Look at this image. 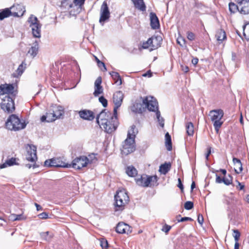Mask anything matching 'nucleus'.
<instances>
[{"instance_id": "1", "label": "nucleus", "mask_w": 249, "mask_h": 249, "mask_svg": "<svg viewBox=\"0 0 249 249\" xmlns=\"http://www.w3.org/2000/svg\"><path fill=\"white\" fill-rule=\"evenodd\" d=\"M25 12V8L21 5H13L10 8H5L0 12V20L13 16L15 17H20L23 15Z\"/></svg>"}, {"instance_id": "2", "label": "nucleus", "mask_w": 249, "mask_h": 249, "mask_svg": "<svg viewBox=\"0 0 249 249\" xmlns=\"http://www.w3.org/2000/svg\"><path fill=\"white\" fill-rule=\"evenodd\" d=\"M5 125L10 130L18 131L24 128L26 124L24 122H22L16 115L12 114L8 118Z\"/></svg>"}, {"instance_id": "3", "label": "nucleus", "mask_w": 249, "mask_h": 249, "mask_svg": "<svg viewBox=\"0 0 249 249\" xmlns=\"http://www.w3.org/2000/svg\"><path fill=\"white\" fill-rule=\"evenodd\" d=\"M114 199L116 211L123 210L129 201V196L124 190L118 191L114 196Z\"/></svg>"}, {"instance_id": "4", "label": "nucleus", "mask_w": 249, "mask_h": 249, "mask_svg": "<svg viewBox=\"0 0 249 249\" xmlns=\"http://www.w3.org/2000/svg\"><path fill=\"white\" fill-rule=\"evenodd\" d=\"M27 155L26 158L27 160L32 162L33 163L26 164L25 166L30 169L33 167L36 168L38 167L36 164V161L37 160L36 147L31 144H27L26 146Z\"/></svg>"}, {"instance_id": "5", "label": "nucleus", "mask_w": 249, "mask_h": 249, "mask_svg": "<svg viewBox=\"0 0 249 249\" xmlns=\"http://www.w3.org/2000/svg\"><path fill=\"white\" fill-rule=\"evenodd\" d=\"M136 183L143 187H151L154 186L158 180L157 176H149L146 175H141L140 177H138L135 178Z\"/></svg>"}, {"instance_id": "6", "label": "nucleus", "mask_w": 249, "mask_h": 249, "mask_svg": "<svg viewBox=\"0 0 249 249\" xmlns=\"http://www.w3.org/2000/svg\"><path fill=\"white\" fill-rule=\"evenodd\" d=\"M130 133L127 134V138L122 143V148L121 153L124 155H127L133 152L136 149L135 140L134 138L131 136Z\"/></svg>"}, {"instance_id": "7", "label": "nucleus", "mask_w": 249, "mask_h": 249, "mask_svg": "<svg viewBox=\"0 0 249 249\" xmlns=\"http://www.w3.org/2000/svg\"><path fill=\"white\" fill-rule=\"evenodd\" d=\"M119 123L117 118L111 117V119L107 120V122L101 123L99 125L101 128H103L105 132L107 133H111L114 132L117 128Z\"/></svg>"}, {"instance_id": "8", "label": "nucleus", "mask_w": 249, "mask_h": 249, "mask_svg": "<svg viewBox=\"0 0 249 249\" xmlns=\"http://www.w3.org/2000/svg\"><path fill=\"white\" fill-rule=\"evenodd\" d=\"M30 26L32 28V34L34 37L40 38L41 25L40 24L37 18L34 15H31L28 19Z\"/></svg>"}, {"instance_id": "9", "label": "nucleus", "mask_w": 249, "mask_h": 249, "mask_svg": "<svg viewBox=\"0 0 249 249\" xmlns=\"http://www.w3.org/2000/svg\"><path fill=\"white\" fill-rule=\"evenodd\" d=\"M1 108L8 113H12L15 109L14 99L10 95H5L0 103Z\"/></svg>"}, {"instance_id": "10", "label": "nucleus", "mask_w": 249, "mask_h": 249, "mask_svg": "<svg viewBox=\"0 0 249 249\" xmlns=\"http://www.w3.org/2000/svg\"><path fill=\"white\" fill-rule=\"evenodd\" d=\"M85 1V0H73L72 2L67 3V8L70 14L72 16L78 14L82 10V6Z\"/></svg>"}, {"instance_id": "11", "label": "nucleus", "mask_w": 249, "mask_h": 249, "mask_svg": "<svg viewBox=\"0 0 249 249\" xmlns=\"http://www.w3.org/2000/svg\"><path fill=\"white\" fill-rule=\"evenodd\" d=\"M162 39L160 36H152L146 41L142 43V47L143 49H147L150 47V50H154L160 46V42Z\"/></svg>"}, {"instance_id": "12", "label": "nucleus", "mask_w": 249, "mask_h": 249, "mask_svg": "<svg viewBox=\"0 0 249 249\" xmlns=\"http://www.w3.org/2000/svg\"><path fill=\"white\" fill-rule=\"evenodd\" d=\"M142 103L145 108L150 111L157 112L158 110V103L157 100L152 96H147L143 99Z\"/></svg>"}, {"instance_id": "13", "label": "nucleus", "mask_w": 249, "mask_h": 249, "mask_svg": "<svg viewBox=\"0 0 249 249\" xmlns=\"http://www.w3.org/2000/svg\"><path fill=\"white\" fill-rule=\"evenodd\" d=\"M44 165L48 167L69 168L71 164L66 163L60 158H55L47 160L44 162Z\"/></svg>"}, {"instance_id": "14", "label": "nucleus", "mask_w": 249, "mask_h": 249, "mask_svg": "<svg viewBox=\"0 0 249 249\" xmlns=\"http://www.w3.org/2000/svg\"><path fill=\"white\" fill-rule=\"evenodd\" d=\"M89 160L88 157L83 156L75 159L72 162L71 167L76 169H80L86 167L89 163Z\"/></svg>"}, {"instance_id": "15", "label": "nucleus", "mask_w": 249, "mask_h": 249, "mask_svg": "<svg viewBox=\"0 0 249 249\" xmlns=\"http://www.w3.org/2000/svg\"><path fill=\"white\" fill-rule=\"evenodd\" d=\"M224 115V112L222 109H215L212 110L210 111L209 116L211 118V120L213 122V123H223V121L221 120L223 118Z\"/></svg>"}, {"instance_id": "16", "label": "nucleus", "mask_w": 249, "mask_h": 249, "mask_svg": "<svg viewBox=\"0 0 249 249\" xmlns=\"http://www.w3.org/2000/svg\"><path fill=\"white\" fill-rule=\"evenodd\" d=\"M110 17V12L108 9L107 4L106 2L104 1L101 7V16L99 22L102 25L104 22L107 20Z\"/></svg>"}, {"instance_id": "17", "label": "nucleus", "mask_w": 249, "mask_h": 249, "mask_svg": "<svg viewBox=\"0 0 249 249\" xmlns=\"http://www.w3.org/2000/svg\"><path fill=\"white\" fill-rule=\"evenodd\" d=\"M4 94L15 95L13 85L5 84L0 85V95Z\"/></svg>"}, {"instance_id": "18", "label": "nucleus", "mask_w": 249, "mask_h": 249, "mask_svg": "<svg viewBox=\"0 0 249 249\" xmlns=\"http://www.w3.org/2000/svg\"><path fill=\"white\" fill-rule=\"evenodd\" d=\"M116 231L119 233L128 234L132 232V228L124 222H119L116 227Z\"/></svg>"}, {"instance_id": "19", "label": "nucleus", "mask_w": 249, "mask_h": 249, "mask_svg": "<svg viewBox=\"0 0 249 249\" xmlns=\"http://www.w3.org/2000/svg\"><path fill=\"white\" fill-rule=\"evenodd\" d=\"M111 113L104 109L97 116L96 122L99 125L101 123H106L107 120L111 119Z\"/></svg>"}, {"instance_id": "20", "label": "nucleus", "mask_w": 249, "mask_h": 249, "mask_svg": "<svg viewBox=\"0 0 249 249\" xmlns=\"http://www.w3.org/2000/svg\"><path fill=\"white\" fill-rule=\"evenodd\" d=\"M237 2L241 14L246 15L249 13V0H237Z\"/></svg>"}, {"instance_id": "21", "label": "nucleus", "mask_w": 249, "mask_h": 249, "mask_svg": "<svg viewBox=\"0 0 249 249\" xmlns=\"http://www.w3.org/2000/svg\"><path fill=\"white\" fill-rule=\"evenodd\" d=\"M124 99V94L121 91H118L114 93L113 96V101L114 105H117V107H120Z\"/></svg>"}, {"instance_id": "22", "label": "nucleus", "mask_w": 249, "mask_h": 249, "mask_svg": "<svg viewBox=\"0 0 249 249\" xmlns=\"http://www.w3.org/2000/svg\"><path fill=\"white\" fill-rule=\"evenodd\" d=\"M79 114L82 119L89 121L92 120L95 117L93 112L89 110L80 111Z\"/></svg>"}, {"instance_id": "23", "label": "nucleus", "mask_w": 249, "mask_h": 249, "mask_svg": "<svg viewBox=\"0 0 249 249\" xmlns=\"http://www.w3.org/2000/svg\"><path fill=\"white\" fill-rule=\"evenodd\" d=\"M150 26L153 29H157L160 27V23L159 19L154 13H150Z\"/></svg>"}, {"instance_id": "24", "label": "nucleus", "mask_w": 249, "mask_h": 249, "mask_svg": "<svg viewBox=\"0 0 249 249\" xmlns=\"http://www.w3.org/2000/svg\"><path fill=\"white\" fill-rule=\"evenodd\" d=\"M52 110L56 119L60 118L64 113V108L60 106L53 107Z\"/></svg>"}, {"instance_id": "25", "label": "nucleus", "mask_w": 249, "mask_h": 249, "mask_svg": "<svg viewBox=\"0 0 249 249\" xmlns=\"http://www.w3.org/2000/svg\"><path fill=\"white\" fill-rule=\"evenodd\" d=\"M232 160L234 165L235 172L237 174L240 173L243 170L242 164L240 160L236 158H233Z\"/></svg>"}, {"instance_id": "26", "label": "nucleus", "mask_w": 249, "mask_h": 249, "mask_svg": "<svg viewBox=\"0 0 249 249\" xmlns=\"http://www.w3.org/2000/svg\"><path fill=\"white\" fill-rule=\"evenodd\" d=\"M143 106V104L135 103L132 107V111L135 113H142L145 109V106Z\"/></svg>"}, {"instance_id": "27", "label": "nucleus", "mask_w": 249, "mask_h": 249, "mask_svg": "<svg viewBox=\"0 0 249 249\" xmlns=\"http://www.w3.org/2000/svg\"><path fill=\"white\" fill-rule=\"evenodd\" d=\"M38 51V42L37 41H35V42L33 43V46L31 47V48L29 49L28 52V53L30 54V55L32 57H35Z\"/></svg>"}, {"instance_id": "28", "label": "nucleus", "mask_w": 249, "mask_h": 249, "mask_svg": "<svg viewBox=\"0 0 249 249\" xmlns=\"http://www.w3.org/2000/svg\"><path fill=\"white\" fill-rule=\"evenodd\" d=\"M135 7L142 11L146 10V6L143 0H131Z\"/></svg>"}, {"instance_id": "29", "label": "nucleus", "mask_w": 249, "mask_h": 249, "mask_svg": "<svg viewBox=\"0 0 249 249\" xmlns=\"http://www.w3.org/2000/svg\"><path fill=\"white\" fill-rule=\"evenodd\" d=\"M109 74L114 80L115 84H117L118 85H121L122 84V80L119 73L115 71H112L109 72Z\"/></svg>"}, {"instance_id": "30", "label": "nucleus", "mask_w": 249, "mask_h": 249, "mask_svg": "<svg viewBox=\"0 0 249 249\" xmlns=\"http://www.w3.org/2000/svg\"><path fill=\"white\" fill-rule=\"evenodd\" d=\"M170 163H165L160 166L159 172L163 175H165L170 170Z\"/></svg>"}, {"instance_id": "31", "label": "nucleus", "mask_w": 249, "mask_h": 249, "mask_svg": "<svg viewBox=\"0 0 249 249\" xmlns=\"http://www.w3.org/2000/svg\"><path fill=\"white\" fill-rule=\"evenodd\" d=\"M215 37L218 41H222L226 38L225 32L222 29L218 30L215 35Z\"/></svg>"}, {"instance_id": "32", "label": "nucleus", "mask_w": 249, "mask_h": 249, "mask_svg": "<svg viewBox=\"0 0 249 249\" xmlns=\"http://www.w3.org/2000/svg\"><path fill=\"white\" fill-rule=\"evenodd\" d=\"M165 145L168 151H171L172 149L171 138L168 132H167L165 135Z\"/></svg>"}, {"instance_id": "33", "label": "nucleus", "mask_w": 249, "mask_h": 249, "mask_svg": "<svg viewBox=\"0 0 249 249\" xmlns=\"http://www.w3.org/2000/svg\"><path fill=\"white\" fill-rule=\"evenodd\" d=\"M126 173L130 177H135L137 175V170L134 167L129 166L127 167Z\"/></svg>"}, {"instance_id": "34", "label": "nucleus", "mask_w": 249, "mask_h": 249, "mask_svg": "<svg viewBox=\"0 0 249 249\" xmlns=\"http://www.w3.org/2000/svg\"><path fill=\"white\" fill-rule=\"evenodd\" d=\"M186 132L189 136H193L194 133V125L192 123L189 122L186 124Z\"/></svg>"}, {"instance_id": "35", "label": "nucleus", "mask_w": 249, "mask_h": 249, "mask_svg": "<svg viewBox=\"0 0 249 249\" xmlns=\"http://www.w3.org/2000/svg\"><path fill=\"white\" fill-rule=\"evenodd\" d=\"M40 236L44 240L49 242L53 237V234L49 231L43 232L40 233Z\"/></svg>"}, {"instance_id": "36", "label": "nucleus", "mask_w": 249, "mask_h": 249, "mask_svg": "<svg viewBox=\"0 0 249 249\" xmlns=\"http://www.w3.org/2000/svg\"><path fill=\"white\" fill-rule=\"evenodd\" d=\"M15 164H17L16 163V159L12 158L10 159L7 160L5 163L2 164L1 168H3L7 167V165L12 166Z\"/></svg>"}, {"instance_id": "37", "label": "nucleus", "mask_w": 249, "mask_h": 249, "mask_svg": "<svg viewBox=\"0 0 249 249\" xmlns=\"http://www.w3.org/2000/svg\"><path fill=\"white\" fill-rule=\"evenodd\" d=\"M229 10L231 13H234L237 11H240V7L239 4L237 5L232 2H230L229 4Z\"/></svg>"}, {"instance_id": "38", "label": "nucleus", "mask_w": 249, "mask_h": 249, "mask_svg": "<svg viewBox=\"0 0 249 249\" xmlns=\"http://www.w3.org/2000/svg\"><path fill=\"white\" fill-rule=\"evenodd\" d=\"M53 113H54L53 112L52 109L50 110L49 111V112L46 113V115L47 118L46 122H52L56 119V117L54 116Z\"/></svg>"}, {"instance_id": "39", "label": "nucleus", "mask_w": 249, "mask_h": 249, "mask_svg": "<svg viewBox=\"0 0 249 249\" xmlns=\"http://www.w3.org/2000/svg\"><path fill=\"white\" fill-rule=\"evenodd\" d=\"M232 177L231 175H228L227 177L223 178V183L226 185H229L232 183Z\"/></svg>"}, {"instance_id": "40", "label": "nucleus", "mask_w": 249, "mask_h": 249, "mask_svg": "<svg viewBox=\"0 0 249 249\" xmlns=\"http://www.w3.org/2000/svg\"><path fill=\"white\" fill-rule=\"evenodd\" d=\"M25 66L26 64H25L24 62H22V63L18 66L17 70L18 75H21L22 74L24 70L26 68Z\"/></svg>"}, {"instance_id": "41", "label": "nucleus", "mask_w": 249, "mask_h": 249, "mask_svg": "<svg viewBox=\"0 0 249 249\" xmlns=\"http://www.w3.org/2000/svg\"><path fill=\"white\" fill-rule=\"evenodd\" d=\"M232 231L233 232L232 235L234 238L235 242H238L241 235L240 232L236 229L232 230Z\"/></svg>"}, {"instance_id": "42", "label": "nucleus", "mask_w": 249, "mask_h": 249, "mask_svg": "<svg viewBox=\"0 0 249 249\" xmlns=\"http://www.w3.org/2000/svg\"><path fill=\"white\" fill-rule=\"evenodd\" d=\"M156 116L158 120V122L160 124V125L163 127L164 126V119L160 116V113L159 110H158L156 112Z\"/></svg>"}, {"instance_id": "43", "label": "nucleus", "mask_w": 249, "mask_h": 249, "mask_svg": "<svg viewBox=\"0 0 249 249\" xmlns=\"http://www.w3.org/2000/svg\"><path fill=\"white\" fill-rule=\"evenodd\" d=\"M138 132L137 130L136 129V126L135 125H132L131 127V129L128 131L127 134L130 133V138L133 137L134 138V140H135L136 134Z\"/></svg>"}, {"instance_id": "44", "label": "nucleus", "mask_w": 249, "mask_h": 249, "mask_svg": "<svg viewBox=\"0 0 249 249\" xmlns=\"http://www.w3.org/2000/svg\"><path fill=\"white\" fill-rule=\"evenodd\" d=\"M103 92V88L102 87H94V91L93 95L94 96L97 97L99 94H102Z\"/></svg>"}, {"instance_id": "45", "label": "nucleus", "mask_w": 249, "mask_h": 249, "mask_svg": "<svg viewBox=\"0 0 249 249\" xmlns=\"http://www.w3.org/2000/svg\"><path fill=\"white\" fill-rule=\"evenodd\" d=\"M95 59L96 60V62L97 63L98 66L99 68L101 69V70L103 71H107V68L105 66V64L104 62L101 61L100 60L98 59L97 57H95Z\"/></svg>"}, {"instance_id": "46", "label": "nucleus", "mask_w": 249, "mask_h": 249, "mask_svg": "<svg viewBox=\"0 0 249 249\" xmlns=\"http://www.w3.org/2000/svg\"><path fill=\"white\" fill-rule=\"evenodd\" d=\"M14 217V220H22L26 219V217L24 216L22 214H14L12 215Z\"/></svg>"}, {"instance_id": "47", "label": "nucleus", "mask_w": 249, "mask_h": 249, "mask_svg": "<svg viewBox=\"0 0 249 249\" xmlns=\"http://www.w3.org/2000/svg\"><path fill=\"white\" fill-rule=\"evenodd\" d=\"M243 34L245 36L249 37V23L243 26Z\"/></svg>"}, {"instance_id": "48", "label": "nucleus", "mask_w": 249, "mask_h": 249, "mask_svg": "<svg viewBox=\"0 0 249 249\" xmlns=\"http://www.w3.org/2000/svg\"><path fill=\"white\" fill-rule=\"evenodd\" d=\"M180 216H181V215L180 214L178 215L177 216V221L178 222H185L186 221H192L193 220V219L192 218H191V217H184L181 218L180 219H178V217H180Z\"/></svg>"}, {"instance_id": "49", "label": "nucleus", "mask_w": 249, "mask_h": 249, "mask_svg": "<svg viewBox=\"0 0 249 249\" xmlns=\"http://www.w3.org/2000/svg\"><path fill=\"white\" fill-rule=\"evenodd\" d=\"M100 244L103 249L107 248L108 247L107 241L104 238H101L100 240Z\"/></svg>"}, {"instance_id": "50", "label": "nucleus", "mask_w": 249, "mask_h": 249, "mask_svg": "<svg viewBox=\"0 0 249 249\" xmlns=\"http://www.w3.org/2000/svg\"><path fill=\"white\" fill-rule=\"evenodd\" d=\"M194 207V204L191 201H187L184 204V208L187 210L192 209Z\"/></svg>"}, {"instance_id": "51", "label": "nucleus", "mask_w": 249, "mask_h": 249, "mask_svg": "<svg viewBox=\"0 0 249 249\" xmlns=\"http://www.w3.org/2000/svg\"><path fill=\"white\" fill-rule=\"evenodd\" d=\"M99 101L104 107H106L107 106V101L104 96L100 97Z\"/></svg>"}, {"instance_id": "52", "label": "nucleus", "mask_w": 249, "mask_h": 249, "mask_svg": "<svg viewBox=\"0 0 249 249\" xmlns=\"http://www.w3.org/2000/svg\"><path fill=\"white\" fill-rule=\"evenodd\" d=\"M102 83V78L101 77H98L95 81L94 87H102L101 84Z\"/></svg>"}, {"instance_id": "53", "label": "nucleus", "mask_w": 249, "mask_h": 249, "mask_svg": "<svg viewBox=\"0 0 249 249\" xmlns=\"http://www.w3.org/2000/svg\"><path fill=\"white\" fill-rule=\"evenodd\" d=\"M187 38L190 40H194L195 38V35L193 33L188 32L187 33Z\"/></svg>"}, {"instance_id": "54", "label": "nucleus", "mask_w": 249, "mask_h": 249, "mask_svg": "<svg viewBox=\"0 0 249 249\" xmlns=\"http://www.w3.org/2000/svg\"><path fill=\"white\" fill-rule=\"evenodd\" d=\"M222 124H222V123H213V126H214V129L217 133H218L219 129L221 127Z\"/></svg>"}, {"instance_id": "55", "label": "nucleus", "mask_w": 249, "mask_h": 249, "mask_svg": "<svg viewBox=\"0 0 249 249\" xmlns=\"http://www.w3.org/2000/svg\"><path fill=\"white\" fill-rule=\"evenodd\" d=\"M171 227L168 226L167 225H165L162 229V231L165 232L166 233H168V231L170 230Z\"/></svg>"}, {"instance_id": "56", "label": "nucleus", "mask_w": 249, "mask_h": 249, "mask_svg": "<svg viewBox=\"0 0 249 249\" xmlns=\"http://www.w3.org/2000/svg\"><path fill=\"white\" fill-rule=\"evenodd\" d=\"M39 218L41 219H47L48 217V214L45 212L42 213L38 215Z\"/></svg>"}, {"instance_id": "57", "label": "nucleus", "mask_w": 249, "mask_h": 249, "mask_svg": "<svg viewBox=\"0 0 249 249\" xmlns=\"http://www.w3.org/2000/svg\"><path fill=\"white\" fill-rule=\"evenodd\" d=\"M177 41L178 43L181 46H183L185 44V40L181 37L178 38Z\"/></svg>"}, {"instance_id": "58", "label": "nucleus", "mask_w": 249, "mask_h": 249, "mask_svg": "<svg viewBox=\"0 0 249 249\" xmlns=\"http://www.w3.org/2000/svg\"><path fill=\"white\" fill-rule=\"evenodd\" d=\"M204 219L202 214H199L197 217V221L200 224L202 225L203 223Z\"/></svg>"}, {"instance_id": "59", "label": "nucleus", "mask_w": 249, "mask_h": 249, "mask_svg": "<svg viewBox=\"0 0 249 249\" xmlns=\"http://www.w3.org/2000/svg\"><path fill=\"white\" fill-rule=\"evenodd\" d=\"M237 182V183H238V185L236 186V188L240 190H242L243 189H244V185H242L240 182H239L238 180H236V181Z\"/></svg>"}, {"instance_id": "60", "label": "nucleus", "mask_w": 249, "mask_h": 249, "mask_svg": "<svg viewBox=\"0 0 249 249\" xmlns=\"http://www.w3.org/2000/svg\"><path fill=\"white\" fill-rule=\"evenodd\" d=\"M216 183H221L223 182V178H221L219 176L216 175Z\"/></svg>"}, {"instance_id": "61", "label": "nucleus", "mask_w": 249, "mask_h": 249, "mask_svg": "<svg viewBox=\"0 0 249 249\" xmlns=\"http://www.w3.org/2000/svg\"><path fill=\"white\" fill-rule=\"evenodd\" d=\"M211 149H212V148L211 147H208L207 149V150H208L207 153L206 155V159L207 160H208L209 157L211 153Z\"/></svg>"}, {"instance_id": "62", "label": "nucleus", "mask_w": 249, "mask_h": 249, "mask_svg": "<svg viewBox=\"0 0 249 249\" xmlns=\"http://www.w3.org/2000/svg\"><path fill=\"white\" fill-rule=\"evenodd\" d=\"M178 187L181 190H182L183 189V186L181 182V180L180 178H178Z\"/></svg>"}, {"instance_id": "63", "label": "nucleus", "mask_w": 249, "mask_h": 249, "mask_svg": "<svg viewBox=\"0 0 249 249\" xmlns=\"http://www.w3.org/2000/svg\"><path fill=\"white\" fill-rule=\"evenodd\" d=\"M89 162H92L93 160L95 159V156L94 154L89 155Z\"/></svg>"}, {"instance_id": "64", "label": "nucleus", "mask_w": 249, "mask_h": 249, "mask_svg": "<svg viewBox=\"0 0 249 249\" xmlns=\"http://www.w3.org/2000/svg\"><path fill=\"white\" fill-rule=\"evenodd\" d=\"M181 67L182 70L185 72H187L189 71V69L188 66L181 65Z\"/></svg>"}]
</instances>
